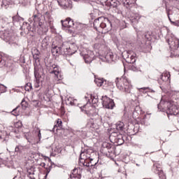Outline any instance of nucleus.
I'll return each mask as SVG.
<instances>
[{
  "mask_svg": "<svg viewBox=\"0 0 179 179\" xmlns=\"http://www.w3.org/2000/svg\"><path fill=\"white\" fill-rule=\"evenodd\" d=\"M130 69L131 71H133L134 72H138L139 71V69L138 67H136L135 65H132L131 66Z\"/></svg>",
  "mask_w": 179,
  "mask_h": 179,
  "instance_id": "obj_44",
  "label": "nucleus"
},
{
  "mask_svg": "<svg viewBox=\"0 0 179 179\" xmlns=\"http://www.w3.org/2000/svg\"><path fill=\"white\" fill-rule=\"evenodd\" d=\"M110 136H115V138L116 136H118V138H120V136H118V133L117 132H113L111 134H110Z\"/></svg>",
  "mask_w": 179,
  "mask_h": 179,
  "instance_id": "obj_48",
  "label": "nucleus"
},
{
  "mask_svg": "<svg viewBox=\"0 0 179 179\" xmlns=\"http://www.w3.org/2000/svg\"><path fill=\"white\" fill-rule=\"evenodd\" d=\"M41 19H43V15L38 13L34 15V23L35 25L38 24L40 27L43 26V22L41 21Z\"/></svg>",
  "mask_w": 179,
  "mask_h": 179,
  "instance_id": "obj_14",
  "label": "nucleus"
},
{
  "mask_svg": "<svg viewBox=\"0 0 179 179\" xmlns=\"http://www.w3.org/2000/svg\"><path fill=\"white\" fill-rule=\"evenodd\" d=\"M142 90H145V93H152V95L148 94V96L152 97V99H156V95L157 94V92L155 90H152V88L147 87H143L141 88Z\"/></svg>",
  "mask_w": 179,
  "mask_h": 179,
  "instance_id": "obj_16",
  "label": "nucleus"
},
{
  "mask_svg": "<svg viewBox=\"0 0 179 179\" xmlns=\"http://www.w3.org/2000/svg\"><path fill=\"white\" fill-rule=\"evenodd\" d=\"M71 29H68V33H70V34H76L78 33H80V31L82 30V24H76Z\"/></svg>",
  "mask_w": 179,
  "mask_h": 179,
  "instance_id": "obj_13",
  "label": "nucleus"
},
{
  "mask_svg": "<svg viewBox=\"0 0 179 179\" xmlns=\"http://www.w3.org/2000/svg\"><path fill=\"white\" fill-rule=\"evenodd\" d=\"M88 127L90 128H94V122H93V119H90L87 122Z\"/></svg>",
  "mask_w": 179,
  "mask_h": 179,
  "instance_id": "obj_41",
  "label": "nucleus"
},
{
  "mask_svg": "<svg viewBox=\"0 0 179 179\" xmlns=\"http://www.w3.org/2000/svg\"><path fill=\"white\" fill-rule=\"evenodd\" d=\"M91 18L93 19V15L90 14Z\"/></svg>",
  "mask_w": 179,
  "mask_h": 179,
  "instance_id": "obj_61",
  "label": "nucleus"
},
{
  "mask_svg": "<svg viewBox=\"0 0 179 179\" xmlns=\"http://www.w3.org/2000/svg\"><path fill=\"white\" fill-rule=\"evenodd\" d=\"M136 110H139V107L136 106V107L134 108V111L133 112V114H135Z\"/></svg>",
  "mask_w": 179,
  "mask_h": 179,
  "instance_id": "obj_52",
  "label": "nucleus"
},
{
  "mask_svg": "<svg viewBox=\"0 0 179 179\" xmlns=\"http://www.w3.org/2000/svg\"><path fill=\"white\" fill-rule=\"evenodd\" d=\"M102 148L103 149H107L108 153H113V145L111 143H107V142H104L102 143Z\"/></svg>",
  "mask_w": 179,
  "mask_h": 179,
  "instance_id": "obj_21",
  "label": "nucleus"
},
{
  "mask_svg": "<svg viewBox=\"0 0 179 179\" xmlns=\"http://www.w3.org/2000/svg\"><path fill=\"white\" fill-rule=\"evenodd\" d=\"M22 150H23V146L17 145L15 147V151L16 153H21Z\"/></svg>",
  "mask_w": 179,
  "mask_h": 179,
  "instance_id": "obj_37",
  "label": "nucleus"
},
{
  "mask_svg": "<svg viewBox=\"0 0 179 179\" xmlns=\"http://www.w3.org/2000/svg\"><path fill=\"white\" fill-rule=\"evenodd\" d=\"M102 104L105 108H108V110H113L114 107H115V103H114V100L107 96H106L105 100L103 101Z\"/></svg>",
  "mask_w": 179,
  "mask_h": 179,
  "instance_id": "obj_7",
  "label": "nucleus"
},
{
  "mask_svg": "<svg viewBox=\"0 0 179 179\" xmlns=\"http://www.w3.org/2000/svg\"><path fill=\"white\" fill-rule=\"evenodd\" d=\"M28 176H31V172H28Z\"/></svg>",
  "mask_w": 179,
  "mask_h": 179,
  "instance_id": "obj_60",
  "label": "nucleus"
},
{
  "mask_svg": "<svg viewBox=\"0 0 179 179\" xmlns=\"http://www.w3.org/2000/svg\"><path fill=\"white\" fill-rule=\"evenodd\" d=\"M65 48V43H62L60 45H52L51 52L54 57L57 55H64V50Z\"/></svg>",
  "mask_w": 179,
  "mask_h": 179,
  "instance_id": "obj_3",
  "label": "nucleus"
},
{
  "mask_svg": "<svg viewBox=\"0 0 179 179\" xmlns=\"http://www.w3.org/2000/svg\"><path fill=\"white\" fill-rule=\"evenodd\" d=\"M96 59L94 52L89 50L87 54L83 55V59L85 64H92V62Z\"/></svg>",
  "mask_w": 179,
  "mask_h": 179,
  "instance_id": "obj_8",
  "label": "nucleus"
},
{
  "mask_svg": "<svg viewBox=\"0 0 179 179\" xmlns=\"http://www.w3.org/2000/svg\"><path fill=\"white\" fill-rule=\"evenodd\" d=\"M143 36L145 37V38L146 40H148V41H152V32L150 31H148L146 32Z\"/></svg>",
  "mask_w": 179,
  "mask_h": 179,
  "instance_id": "obj_29",
  "label": "nucleus"
},
{
  "mask_svg": "<svg viewBox=\"0 0 179 179\" xmlns=\"http://www.w3.org/2000/svg\"><path fill=\"white\" fill-rule=\"evenodd\" d=\"M29 178H31V179H36V178H31V176H30Z\"/></svg>",
  "mask_w": 179,
  "mask_h": 179,
  "instance_id": "obj_62",
  "label": "nucleus"
},
{
  "mask_svg": "<svg viewBox=\"0 0 179 179\" xmlns=\"http://www.w3.org/2000/svg\"><path fill=\"white\" fill-rule=\"evenodd\" d=\"M155 174H158L159 178H161V177H163V170H157L156 169V171H155Z\"/></svg>",
  "mask_w": 179,
  "mask_h": 179,
  "instance_id": "obj_40",
  "label": "nucleus"
},
{
  "mask_svg": "<svg viewBox=\"0 0 179 179\" xmlns=\"http://www.w3.org/2000/svg\"><path fill=\"white\" fill-rule=\"evenodd\" d=\"M50 36H45L41 41V48L43 50H47L48 48V45L51 44V41Z\"/></svg>",
  "mask_w": 179,
  "mask_h": 179,
  "instance_id": "obj_15",
  "label": "nucleus"
},
{
  "mask_svg": "<svg viewBox=\"0 0 179 179\" xmlns=\"http://www.w3.org/2000/svg\"><path fill=\"white\" fill-rule=\"evenodd\" d=\"M45 16L49 17V16H50V13H49V12H46V13H45Z\"/></svg>",
  "mask_w": 179,
  "mask_h": 179,
  "instance_id": "obj_54",
  "label": "nucleus"
},
{
  "mask_svg": "<svg viewBox=\"0 0 179 179\" xmlns=\"http://www.w3.org/2000/svg\"><path fill=\"white\" fill-rule=\"evenodd\" d=\"M20 62H22V64H26V59H24V57H20Z\"/></svg>",
  "mask_w": 179,
  "mask_h": 179,
  "instance_id": "obj_49",
  "label": "nucleus"
},
{
  "mask_svg": "<svg viewBox=\"0 0 179 179\" xmlns=\"http://www.w3.org/2000/svg\"><path fill=\"white\" fill-rule=\"evenodd\" d=\"M33 90V86L31 85V83H27L25 85V90L26 92H30V90Z\"/></svg>",
  "mask_w": 179,
  "mask_h": 179,
  "instance_id": "obj_35",
  "label": "nucleus"
},
{
  "mask_svg": "<svg viewBox=\"0 0 179 179\" xmlns=\"http://www.w3.org/2000/svg\"><path fill=\"white\" fill-rule=\"evenodd\" d=\"M93 162V159H87L85 158V163L84 164V167H90V169H96V166H97V163H95L94 165L92 164Z\"/></svg>",
  "mask_w": 179,
  "mask_h": 179,
  "instance_id": "obj_18",
  "label": "nucleus"
},
{
  "mask_svg": "<svg viewBox=\"0 0 179 179\" xmlns=\"http://www.w3.org/2000/svg\"><path fill=\"white\" fill-rule=\"evenodd\" d=\"M166 42L169 45V48H171V50H173V51H176V50L178 49L179 40L177 38L171 36L169 38L166 39Z\"/></svg>",
  "mask_w": 179,
  "mask_h": 179,
  "instance_id": "obj_4",
  "label": "nucleus"
},
{
  "mask_svg": "<svg viewBox=\"0 0 179 179\" xmlns=\"http://www.w3.org/2000/svg\"><path fill=\"white\" fill-rule=\"evenodd\" d=\"M126 62L127 64H134V62H136V54H133L130 55L129 58L126 59Z\"/></svg>",
  "mask_w": 179,
  "mask_h": 179,
  "instance_id": "obj_23",
  "label": "nucleus"
},
{
  "mask_svg": "<svg viewBox=\"0 0 179 179\" xmlns=\"http://www.w3.org/2000/svg\"><path fill=\"white\" fill-rule=\"evenodd\" d=\"M19 108H20V106H17L15 108H14L11 111V114L13 115H15V117H17V115H19V113H20V110H19Z\"/></svg>",
  "mask_w": 179,
  "mask_h": 179,
  "instance_id": "obj_28",
  "label": "nucleus"
},
{
  "mask_svg": "<svg viewBox=\"0 0 179 179\" xmlns=\"http://www.w3.org/2000/svg\"><path fill=\"white\" fill-rule=\"evenodd\" d=\"M85 163H86V157H81L80 156L79 158V164L80 166H84Z\"/></svg>",
  "mask_w": 179,
  "mask_h": 179,
  "instance_id": "obj_32",
  "label": "nucleus"
},
{
  "mask_svg": "<svg viewBox=\"0 0 179 179\" xmlns=\"http://www.w3.org/2000/svg\"><path fill=\"white\" fill-rule=\"evenodd\" d=\"M122 136L120 135L118 138H117V143H118V145H124V142H125V141H124V138H122Z\"/></svg>",
  "mask_w": 179,
  "mask_h": 179,
  "instance_id": "obj_33",
  "label": "nucleus"
},
{
  "mask_svg": "<svg viewBox=\"0 0 179 179\" xmlns=\"http://www.w3.org/2000/svg\"><path fill=\"white\" fill-rule=\"evenodd\" d=\"M96 163L97 164V162H93V161H92V164H93L94 166V164Z\"/></svg>",
  "mask_w": 179,
  "mask_h": 179,
  "instance_id": "obj_57",
  "label": "nucleus"
},
{
  "mask_svg": "<svg viewBox=\"0 0 179 179\" xmlns=\"http://www.w3.org/2000/svg\"><path fill=\"white\" fill-rule=\"evenodd\" d=\"M110 59H113V55H109Z\"/></svg>",
  "mask_w": 179,
  "mask_h": 179,
  "instance_id": "obj_56",
  "label": "nucleus"
},
{
  "mask_svg": "<svg viewBox=\"0 0 179 179\" xmlns=\"http://www.w3.org/2000/svg\"><path fill=\"white\" fill-rule=\"evenodd\" d=\"M6 86L0 84V94H1V93H6Z\"/></svg>",
  "mask_w": 179,
  "mask_h": 179,
  "instance_id": "obj_38",
  "label": "nucleus"
},
{
  "mask_svg": "<svg viewBox=\"0 0 179 179\" xmlns=\"http://www.w3.org/2000/svg\"><path fill=\"white\" fill-rule=\"evenodd\" d=\"M21 106H22V110H26L27 108V106H29V103L26 101V99H23L21 102Z\"/></svg>",
  "mask_w": 179,
  "mask_h": 179,
  "instance_id": "obj_31",
  "label": "nucleus"
},
{
  "mask_svg": "<svg viewBox=\"0 0 179 179\" xmlns=\"http://www.w3.org/2000/svg\"><path fill=\"white\" fill-rule=\"evenodd\" d=\"M94 83L99 87H101L103 83H107V80H104V78H97L95 76Z\"/></svg>",
  "mask_w": 179,
  "mask_h": 179,
  "instance_id": "obj_20",
  "label": "nucleus"
},
{
  "mask_svg": "<svg viewBox=\"0 0 179 179\" xmlns=\"http://www.w3.org/2000/svg\"><path fill=\"white\" fill-rule=\"evenodd\" d=\"M3 66H7L6 62L2 59H0V68H3Z\"/></svg>",
  "mask_w": 179,
  "mask_h": 179,
  "instance_id": "obj_42",
  "label": "nucleus"
},
{
  "mask_svg": "<svg viewBox=\"0 0 179 179\" xmlns=\"http://www.w3.org/2000/svg\"><path fill=\"white\" fill-rule=\"evenodd\" d=\"M16 129V127H13L12 126H9L8 127V129L9 131H10L11 132H13V131Z\"/></svg>",
  "mask_w": 179,
  "mask_h": 179,
  "instance_id": "obj_50",
  "label": "nucleus"
},
{
  "mask_svg": "<svg viewBox=\"0 0 179 179\" xmlns=\"http://www.w3.org/2000/svg\"><path fill=\"white\" fill-rule=\"evenodd\" d=\"M41 66H34V77L36 80V83H40V79H41V75H40V72L42 71Z\"/></svg>",
  "mask_w": 179,
  "mask_h": 179,
  "instance_id": "obj_11",
  "label": "nucleus"
},
{
  "mask_svg": "<svg viewBox=\"0 0 179 179\" xmlns=\"http://www.w3.org/2000/svg\"><path fill=\"white\" fill-rule=\"evenodd\" d=\"M109 5L110 8H117L120 5V1L118 0H110Z\"/></svg>",
  "mask_w": 179,
  "mask_h": 179,
  "instance_id": "obj_24",
  "label": "nucleus"
},
{
  "mask_svg": "<svg viewBox=\"0 0 179 179\" xmlns=\"http://www.w3.org/2000/svg\"><path fill=\"white\" fill-rule=\"evenodd\" d=\"M30 135H31V133L30 132H27L25 135H24V138L25 139H27V141L28 142H29V143H31V141H33V138L31 136H30Z\"/></svg>",
  "mask_w": 179,
  "mask_h": 179,
  "instance_id": "obj_30",
  "label": "nucleus"
},
{
  "mask_svg": "<svg viewBox=\"0 0 179 179\" xmlns=\"http://www.w3.org/2000/svg\"><path fill=\"white\" fill-rule=\"evenodd\" d=\"M61 23L62 27H67L68 29H71L75 27V22L71 17H67L64 20H61Z\"/></svg>",
  "mask_w": 179,
  "mask_h": 179,
  "instance_id": "obj_9",
  "label": "nucleus"
},
{
  "mask_svg": "<svg viewBox=\"0 0 179 179\" xmlns=\"http://www.w3.org/2000/svg\"><path fill=\"white\" fill-rule=\"evenodd\" d=\"M122 2L124 6H125L127 9H131L132 6L135 5L136 0H122Z\"/></svg>",
  "mask_w": 179,
  "mask_h": 179,
  "instance_id": "obj_17",
  "label": "nucleus"
},
{
  "mask_svg": "<svg viewBox=\"0 0 179 179\" xmlns=\"http://www.w3.org/2000/svg\"><path fill=\"white\" fill-rule=\"evenodd\" d=\"M32 101H33V103H37L38 101L37 100H33Z\"/></svg>",
  "mask_w": 179,
  "mask_h": 179,
  "instance_id": "obj_58",
  "label": "nucleus"
},
{
  "mask_svg": "<svg viewBox=\"0 0 179 179\" xmlns=\"http://www.w3.org/2000/svg\"><path fill=\"white\" fill-rule=\"evenodd\" d=\"M55 75H57L58 76V73H59V71H57L56 70H54Z\"/></svg>",
  "mask_w": 179,
  "mask_h": 179,
  "instance_id": "obj_53",
  "label": "nucleus"
},
{
  "mask_svg": "<svg viewBox=\"0 0 179 179\" xmlns=\"http://www.w3.org/2000/svg\"><path fill=\"white\" fill-rule=\"evenodd\" d=\"M87 150H86V149H84V150L82 149L80 156L81 157H86V155H85V153H87Z\"/></svg>",
  "mask_w": 179,
  "mask_h": 179,
  "instance_id": "obj_43",
  "label": "nucleus"
},
{
  "mask_svg": "<svg viewBox=\"0 0 179 179\" xmlns=\"http://www.w3.org/2000/svg\"><path fill=\"white\" fill-rule=\"evenodd\" d=\"M20 30H27V33H30V31H31V33H34V31H36V29H34V27H31V25H30L29 22H23L20 27Z\"/></svg>",
  "mask_w": 179,
  "mask_h": 179,
  "instance_id": "obj_12",
  "label": "nucleus"
},
{
  "mask_svg": "<svg viewBox=\"0 0 179 179\" xmlns=\"http://www.w3.org/2000/svg\"><path fill=\"white\" fill-rule=\"evenodd\" d=\"M37 137H38V141H37L36 143H38V142L41 141V131L40 129L38 130Z\"/></svg>",
  "mask_w": 179,
  "mask_h": 179,
  "instance_id": "obj_45",
  "label": "nucleus"
},
{
  "mask_svg": "<svg viewBox=\"0 0 179 179\" xmlns=\"http://www.w3.org/2000/svg\"><path fill=\"white\" fill-rule=\"evenodd\" d=\"M82 178V175L80 173H78V169H74L72 171V174L70 175L71 179H80Z\"/></svg>",
  "mask_w": 179,
  "mask_h": 179,
  "instance_id": "obj_19",
  "label": "nucleus"
},
{
  "mask_svg": "<svg viewBox=\"0 0 179 179\" xmlns=\"http://www.w3.org/2000/svg\"><path fill=\"white\" fill-rule=\"evenodd\" d=\"M139 19H141V18L139 17V16L136 15V16H134H134L131 17V18L130 19V20L131 21L132 23L136 24V23H138V22H139Z\"/></svg>",
  "mask_w": 179,
  "mask_h": 179,
  "instance_id": "obj_34",
  "label": "nucleus"
},
{
  "mask_svg": "<svg viewBox=\"0 0 179 179\" xmlns=\"http://www.w3.org/2000/svg\"><path fill=\"white\" fill-rule=\"evenodd\" d=\"M40 166H41V167H44V169H45L46 176H48V174L51 171V165L49 167H45V163L43 162V163L40 164Z\"/></svg>",
  "mask_w": 179,
  "mask_h": 179,
  "instance_id": "obj_27",
  "label": "nucleus"
},
{
  "mask_svg": "<svg viewBox=\"0 0 179 179\" xmlns=\"http://www.w3.org/2000/svg\"><path fill=\"white\" fill-rule=\"evenodd\" d=\"M76 52V47H75V43L71 44L69 47L65 43V48L63 49V55H73Z\"/></svg>",
  "mask_w": 179,
  "mask_h": 179,
  "instance_id": "obj_5",
  "label": "nucleus"
},
{
  "mask_svg": "<svg viewBox=\"0 0 179 179\" xmlns=\"http://www.w3.org/2000/svg\"><path fill=\"white\" fill-rule=\"evenodd\" d=\"M169 20H170V22L172 24H174V26H179V21L178 20L173 22V21H171V19L170 18L169 16Z\"/></svg>",
  "mask_w": 179,
  "mask_h": 179,
  "instance_id": "obj_46",
  "label": "nucleus"
},
{
  "mask_svg": "<svg viewBox=\"0 0 179 179\" xmlns=\"http://www.w3.org/2000/svg\"><path fill=\"white\" fill-rule=\"evenodd\" d=\"M9 5H10V3L5 0H2L1 8H4L5 9H7Z\"/></svg>",
  "mask_w": 179,
  "mask_h": 179,
  "instance_id": "obj_36",
  "label": "nucleus"
},
{
  "mask_svg": "<svg viewBox=\"0 0 179 179\" xmlns=\"http://www.w3.org/2000/svg\"><path fill=\"white\" fill-rule=\"evenodd\" d=\"M131 51H127V52H124V55L123 57H124L125 61H127V59H128V58H129L131 57Z\"/></svg>",
  "mask_w": 179,
  "mask_h": 179,
  "instance_id": "obj_39",
  "label": "nucleus"
},
{
  "mask_svg": "<svg viewBox=\"0 0 179 179\" xmlns=\"http://www.w3.org/2000/svg\"><path fill=\"white\" fill-rule=\"evenodd\" d=\"M124 127H125V124H124V122H118L116 124L117 131H124Z\"/></svg>",
  "mask_w": 179,
  "mask_h": 179,
  "instance_id": "obj_25",
  "label": "nucleus"
},
{
  "mask_svg": "<svg viewBox=\"0 0 179 179\" xmlns=\"http://www.w3.org/2000/svg\"><path fill=\"white\" fill-rule=\"evenodd\" d=\"M13 132L14 134H19V129L15 128L14 130H13Z\"/></svg>",
  "mask_w": 179,
  "mask_h": 179,
  "instance_id": "obj_51",
  "label": "nucleus"
},
{
  "mask_svg": "<svg viewBox=\"0 0 179 179\" xmlns=\"http://www.w3.org/2000/svg\"><path fill=\"white\" fill-rule=\"evenodd\" d=\"M164 103V107L167 108L166 113L168 115H178L179 109L176 105V103L173 100L161 101L157 104L158 110L162 111V104Z\"/></svg>",
  "mask_w": 179,
  "mask_h": 179,
  "instance_id": "obj_2",
  "label": "nucleus"
},
{
  "mask_svg": "<svg viewBox=\"0 0 179 179\" xmlns=\"http://www.w3.org/2000/svg\"><path fill=\"white\" fill-rule=\"evenodd\" d=\"M35 59H38V57H35Z\"/></svg>",
  "mask_w": 179,
  "mask_h": 179,
  "instance_id": "obj_64",
  "label": "nucleus"
},
{
  "mask_svg": "<svg viewBox=\"0 0 179 179\" xmlns=\"http://www.w3.org/2000/svg\"><path fill=\"white\" fill-rule=\"evenodd\" d=\"M81 111L83 113H84L85 114H87V115H88V117H90V112H89V110H86L81 108Z\"/></svg>",
  "mask_w": 179,
  "mask_h": 179,
  "instance_id": "obj_47",
  "label": "nucleus"
},
{
  "mask_svg": "<svg viewBox=\"0 0 179 179\" xmlns=\"http://www.w3.org/2000/svg\"><path fill=\"white\" fill-rule=\"evenodd\" d=\"M61 127H62V120H61V119H57V124H55L52 130V132H55V131L56 132H58V128H61Z\"/></svg>",
  "mask_w": 179,
  "mask_h": 179,
  "instance_id": "obj_22",
  "label": "nucleus"
},
{
  "mask_svg": "<svg viewBox=\"0 0 179 179\" xmlns=\"http://www.w3.org/2000/svg\"><path fill=\"white\" fill-rule=\"evenodd\" d=\"M70 104H71V106H75V103L73 102V101H71V102H70Z\"/></svg>",
  "mask_w": 179,
  "mask_h": 179,
  "instance_id": "obj_55",
  "label": "nucleus"
},
{
  "mask_svg": "<svg viewBox=\"0 0 179 179\" xmlns=\"http://www.w3.org/2000/svg\"><path fill=\"white\" fill-rule=\"evenodd\" d=\"M57 2L59 6H62V8H64V9H66L68 8H69L70 9H72L71 0H61V1H58Z\"/></svg>",
  "mask_w": 179,
  "mask_h": 179,
  "instance_id": "obj_10",
  "label": "nucleus"
},
{
  "mask_svg": "<svg viewBox=\"0 0 179 179\" xmlns=\"http://www.w3.org/2000/svg\"><path fill=\"white\" fill-rule=\"evenodd\" d=\"M20 20H22V22H23L24 20V18H23L17 15L13 16V23H16V22H20Z\"/></svg>",
  "mask_w": 179,
  "mask_h": 179,
  "instance_id": "obj_26",
  "label": "nucleus"
},
{
  "mask_svg": "<svg viewBox=\"0 0 179 179\" xmlns=\"http://www.w3.org/2000/svg\"><path fill=\"white\" fill-rule=\"evenodd\" d=\"M94 29L99 31V33H102V34H106L108 33L113 29V24L108 17L104 16L99 17L96 18L94 21Z\"/></svg>",
  "mask_w": 179,
  "mask_h": 179,
  "instance_id": "obj_1",
  "label": "nucleus"
},
{
  "mask_svg": "<svg viewBox=\"0 0 179 179\" xmlns=\"http://www.w3.org/2000/svg\"><path fill=\"white\" fill-rule=\"evenodd\" d=\"M0 141H2V136H0Z\"/></svg>",
  "mask_w": 179,
  "mask_h": 179,
  "instance_id": "obj_63",
  "label": "nucleus"
},
{
  "mask_svg": "<svg viewBox=\"0 0 179 179\" xmlns=\"http://www.w3.org/2000/svg\"><path fill=\"white\" fill-rule=\"evenodd\" d=\"M46 159H48L49 162H51V159H50V157H46Z\"/></svg>",
  "mask_w": 179,
  "mask_h": 179,
  "instance_id": "obj_59",
  "label": "nucleus"
},
{
  "mask_svg": "<svg viewBox=\"0 0 179 179\" xmlns=\"http://www.w3.org/2000/svg\"><path fill=\"white\" fill-rule=\"evenodd\" d=\"M116 86H117L120 90H122L125 93H131L132 85H129V83L125 82L122 84L116 81Z\"/></svg>",
  "mask_w": 179,
  "mask_h": 179,
  "instance_id": "obj_6",
  "label": "nucleus"
}]
</instances>
